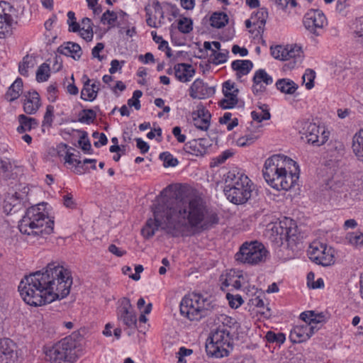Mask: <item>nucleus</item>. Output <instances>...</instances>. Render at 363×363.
I'll use <instances>...</instances> for the list:
<instances>
[{"mask_svg": "<svg viewBox=\"0 0 363 363\" xmlns=\"http://www.w3.org/2000/svg\"><path fill=\"white\" fill-rule=\"evenodd\" d=\"M154 218H149L142 235L145 238H152L159 228L172 236L182 233H195L212 227L218 223L214 213H207L203 199L196 195L187 194L174 200L157 205L153 211Z\"/></svg>", "mask_w": 363, "mask_h": 363, "instance_id": "1", "label": "nucleus"}, {"mask_svg": "<svg viewBox=\"0 0 363 363\" xmlns=\"http://www.w3.org/2000/svg\"><path fill=\"white\" fill-rule=\"evenodd\" d=\"M72 285L71 271L59 264L50 263L42 270L26 276L18 285V291L27 304L38 306L65 298Z\"/></svg>", "mask_w": 363, "mask_h": 363, "instance_id": "2", "label": "nucleus"}, {"mask_svg": "<svg viewBox=\"0 0 363 363\" xmlns=\"http://www.w3.org/2000/svg\"><path fill=\"white\" fill-rule=\"evenodd\" d=\"M262 174L271 187L278 191H287L298 180L299 168L292 159L282 155H274L265 160Z\"/></svg>", "mask_w": 363, "mask_h": 363, "instance_id": "3", "label": "nucleus"}, {"mask_svg": "<svg viewBox=\"0 0 363 363\" xmlns=\"http://www.w3.org/2000/svg\"><path fill=\"white\" fill-rule=\"evenodd\" d=\"M223 192L229 201L239 205L245 203L255 189L252 182L241 170L233 169L223 176Z\"/></svg>", "mask_w": 363, "mask_h": 363, "instance_id": "4", "label": "nucleus"}, {"mask_svg": "<svg viewBox=\"0 0 363 363\" xmlns=\"http://www.w3.org/2000/svg\"><path fill=\"white\" fill-rule=\"evenodd\" d=\"M219 325L212 331L211 341L206 345L207 354L215 358H222L228 356L233 349L232 337L230 335V325L234 320L224 314L218 318Z\"/></svg>", "mask_w": 363, "mask_h": 363, "instance_id": "5", "label": "nucleus"}, {"mask_svg": "<svg viewBox=\"0 0 363 363\" xmlns=\"http://www.w3.org/2000/svg\"><path fill=\"white\" fill-rule=\"evenodd\" d=\"M54 228V220H51L38 206L27 209L19 221L18 228L21 233L33 237H43L50 234Z\"/></svg>", "mask_w": 363, "mask_h": 363, "instance_id": "6", "label": "nucleus"}, {"mask_svg": "<svg viewBox=\"0 0 363 363\" xmlns=\"http://www.w3.org/2000/svg\"><path fill=\"white\" fill-rule=\"evenodd\" d=\"M211 301L199 294L186 295L180 303V313L190 320H199L213 308Z\"/></svg>", "mask_w": 363, "mask_h": 363, "instance_id": "7", "label": "nucleus"}, {"mask_svg": "<svg viewBox=\"0 0 363 363\" xmlns=\"http://www.w3.org/2000/svg\"><path fill=\"white\" fill-rule=\"evenodd\" d=\"M296 128L302 139H306L307 143L318 146L323 145L329 137V132L325 130V127L320 126L309 120L302 119L297 121Z\"/></svg>", "mask_w": 363, "mask_h": 363, "instance_id": "8", "label": "nucleus"}, {"mask_svg": "<svg viewBox=\"0 0 363 363\" xmlns=\"http://www.w3.org/2000/svg\"><path fill=\"white\" fill-rule=\"evenodd\" d=\"M267 255V250L264 246L257 242H245L235 254V259L243 264L256 265L264 262Z\"/></svg>", "mask_w": 363, "mask_h": 363, "instance_id": "9", "label": "nucleus"}, {"mask_svg": "<svg viewBox=\"0 0 363 363\" xmlns=\"http://www.w3.org/2000/svg\"><path fill=\"white\" fill-rule=\"evenodd\" d=\"M75 347L74 340L66 337L46 352V357L50 363H72V352Z\"/></svg>", "mask_w": 363, "mask_h": 363, "instance_id": "10", "label": "nucleus"}, {"mask_svg": "<svg viewBox=\"0 0 363 363\" xmlns=\"http://www.w3.org/2000/svg\"><path fill=\"white\" fill-rule=\"evenodd\" d=\"M271 55L277 60L289 61L291 67L300 65L304 57L302 47L296 44L271 47Z\"/></svg>", "mask_w": 363, "mask_h": 363, "instance_id": "11", "label": "nucleus"}, {"mask_svg": "<svg viewBox=\"0 0 363 363\" xmlns=\"http://www.w3.org/2000/svg\"><path fill=\"white\" fill-rule=\"evenodd\" d=\"M18 11L9 2L0 1V38L11 36L17 23Z\"/></svg>", "mask_w": 363, "mask_h": 363, "instance_id": "12", "label": "nucleus"}, {"mask_svg": "<svg viewBox=\"0 0 363 363\" xmlns=\"http://www.w3.org/2000/svg\"><path fill=\"white\" fill-rule=\"evenodd\" d=\"M307 252L309 259L318 264L326 267L335 262L334 249L319 241L311 242Z\"/></svg>", "mask_w": 363, "mask_h": 363, "instance_id": "13", "label": "nucleus"}, {"mask_svg": "<svg viewBox=\"0 0 363 363\" xmlns=\"http://www.w3.org/2000/svg\"><path fill=\"white\" fill-rule=\"evenodd\" d=\"M303 24L306 30L313 36L321 35L328 24L324 13L320 10H310L304 16Z\"/></svg>", "mask_w": 363, "mask_h": 363, "instance_id": "14", "label": "nucleus"}, {"mask_svg": "<svg viewBox=\"0 0 363 363\" xmlns=\"http://www.w3.org/2000/svg\"><path fill=\"white\" fill-rule=\"evenodd\" d=\"M120 306L117 308V318L123 325L130 328L136 327L137 317L133 310V306L128 298L123 297L119 300Z\"/></svg>", "mask_w": 363, "mask_h": 363, "instance_id": "15", "label": "nucleus"}, {"mask_svg": "<svg viewBox=\"0 0 363 363\" xmlns=\"http://www.w3.org/2000/svg\"><path fill=\"white\" fill-rule=\"evenodd\" d=\"M320 329V326H312L308 322L294 327L290 333V340L294 343H301L308 340Z\"/></svg>", "mask_w": 363, "mask_h": 363, "instance_id": "16", "label": "nucleus"}, {"mask_svg": "<svg viewBox=\"0 0 363 363\" xmlns=\"http://www.w3.org/2000/svg\"><path fill=\"white\" fill-rule=\"evenodd\" d=\"M223 93L225 98L220 101V106L224 109L235 107L238 102V89L235 83L227 81L223 84Z\"/></svg>", "mask_w": 363, "mask_h": 363, "instance_id": "17", "label": "nucleus"}, {"mask_svg": "<svg viewBox=\"0 0 363 363\" xmlns=\"http://www.w3.org/2000/svg\"><path fill=\"white\" fill-rule=\"evenodd\" d=\"M189 92L192 99H204L213 96L215 89L213 86H208L202 79H196L191 84Z\"/></svg>", "mask_w": 363, "mask_h": 363, "instance_id": "18", "label": "nucleus"}, {"mask_svg": "<svg viewBox=\"0 0 363 363\" xmlns=\"http://www.w3.org/2000/svg\"><path fill=\"white\" fill-rule=\"evenodd\" d=\"M252 82V92L259 94L265 91V86L272 84L273 79L264 69H259L255 72Z\"/></svg>", "mask_w": 363, "mask_h": 363, "instance_id": "19", "label": "nucleus"}, {"mask_svg": "<svg viewBox=\"0 0 363 363\" xmlns=\"http://www.w3.org/2000/svg\"><path fill=\"white\" fill-rule=\"evenodd\" d=\"M209 141L205 138L194 139L186 143L184 146L186 152L196 156L205 155L210 147Z\"/></svg>", "mask_w": 363, "mask_h": 363, "instance_id": "20", "label": "nucleus"}, {"mask_svg": "<svg viewBox=\"0 0 363 363\" xmlns=\"http://www.w3.org/2000/svg\"><path fill=\"white\" fill-rule=\"evenodd\" d=\"M274 230L279 235L280 240L290 239L296 235V231L293 220L287 218L284 221H281L279 225H274L272 230Z\"/></svg>", "mask_w": 363, "mask_h": 363, "instance_id": "21", "label": "nucleus"}, {"mask_svg": "<svg viewBox=\"0 0 363 363\" xmlns=\"http://www.w3.org/2000/svg\"><path fill=\"white\" fill-rule=\"evenodd\" d=\"M15 348V344L10 339H0V358H4L6 363H13L17 357Z\"/></svg>", "mask_w": 363, "mask_h": 363, "instance_id": "22", "label": "nucleus"}, {"mask_svg": "<svg viewBox=\"0 0 363 363\" xmlns=\"http://www.w3.org/2000/svg\"><path fill=\"white\" fill-rule=\"evenodd\" d=\"M84 86L81 91V99L84 101H92L98 94L100 82L91 84V79L86 75L83 76Z\"/></svg>", "mask_w": 363, "mask_h": 363, "instance_id": "23", "label": "nucleus"}, {"mask_svg": "<svg viewBox=\"0 0 363 363\" xmlns=\"http://www.w3.org/2000/svg\"><path fill=\"white\" fill-rule=\"evenodd\" d=\"M23 109L27 114H34L40 106V99L35 91H29L25 95Z\"/></svg>", "mask_w": 363, "mask_h": 363, "instance_id": "24", "label": "nucleus"}, {"mask_svg": "<svg viewBox=\"0 0 363 363\" xmlns=\"http://www.w3.org/2000/svg\"><path fill=\"white\" fill-rule=\"evenodd\" d=\"M174 72L175 77L179 81L187 82L194 77L195 70L191 65L179 63L174 66Z\"/></svg>", "mask_w": 363, "mask_h": 363, "instance_id": "25", "label": "nucleus"}, {"mask_svg": "<svg viewBox=\"0 0 363 363\" xmlns=\"http://www.w3.org/2000/svg\"><path fill=\"white\" fill-rule=\"evenodd\" d=\"M57 52L67 57H71L75 60H79L82 55L81 47L75 43L67 42L57 48Z\"/></svg>", "mask_w": 363, "mask_h": 363, "instance_id": "26", "label": "nucleus"}, {"mask_svg": "<svg viewBox=\"0 0 363 363\" xmlns=\"http://www.w3.org/2000/svg\"><path fill=\"white\" fill-rule=\"evenodd\" d=\"M211 114L205 109H199L193 113V122L195 127L201 130H206L210 125Z\"/></svg>", "mask_w": 363, "mask_h": 363, "instance_id": "27", "label": "nucleus"}, {"mask_svg": "<svg viewBox=\"0 0 363 363\" xmlns=\"http://www.w3.org/2000/svg\"><path fill=\"white\" fill-rule=\"evenodd\" d=\"M300 318L303 322H308L312 326H319L318 325L325 323L327 320L326 315L324 313H315L313 311L301 313Z\"/></svg>", "mask_w": 363, "mask_h": 363, "instance_id": "28", "label": "nucleus"}, {"mask_svg": "<svg viewBox=\"0 0 363 363\" xmlns=\"http://www.w3.org/2000/svg\"><path fill=\"white\" fill-rule=\"evenodd\" d=\"M232 69L237 72L236 75L238 78L247 75L252 69L253 64L248 60H236L231 64Z\"/></svg>", "mask_w": 363, "mask_h": 363, "instance_id": "29", "label": "nucleus"}, {"mask_svg": "<svg viewBox=\"0 0 363 363\" xmlns=\"http://www.w3.org/2000/svg\"><path fill=\"white\" fill-rule=\"evenodd\" d=\"M19 125L17 128V131L19 133H23L36 128L38 125L37 120L34 118L26 116L23 114L18 116Z\"/></svg>", "mask_w": 363, "mask_h": 363, "instance_id": "30", "label": "nucleus"}, {"mask_svg": "<svg viewBox=\"0 0 363 363\" xmlns=\"http://www.w3.org/2000/svg\"><path fill=\"white\" fill-rule=\"evenodd\" d=\"M276 87L281 93L293 94L298 89V85L289 79H280L276 82Z\"/></svg>", "mask_w": 363, "mask_h": 363, "instance_id": "31", "label": "nucleus"}, {"mask_svg": "<svg viewBox=\"0 0 363 363\" xmlns=\"http://www.w3.org/2000/svg\"><path fill=\"white\" fill-rule=\"evenodd\" d=\"M23 89V81L21 78H17L13 83L9 86L6 94V98L9 101H13L17 99Z\"/></svg>", "mask_w": 363, "mask_h": 363, "instance_id": "32", "label": "nucleus"}, {"mask_svg": "<svg viewBox=\"0 0 363 363\" xmlns=\"http://www.w3.org/2000/svg\"><path fill=\"white\" fill-rule=\"evenodd\" d=\"M16 167L13 166L11 161L8 159L1 160L0 161V179L7 180L14 178L13 169Z\"/></svg>", "mask_w": 363, "mask_h": 363, "instance_id": "33", "label": "nucleus"}, {"mask_svg": "<svg viewBox=\"0 0 363 363\" xmlns=\"http://www.w3.org/2000/svg\"><path fill=\"white\" fill-rule=\"evenodd\" d=\"M253 121L260 123L265 120H269L271 117L268 106L262 104L257 109L251 112Z\"/></svg>", "mask_w": 363, "mask_h": 363, "instance_id": "34", "label": "nucleus"}, {"mask_svg": "<svg viewBox=\"0 0 363 363\" xmlns=\"http://www.w3.org/2000/svg\"><path fill=\"white\" fill-rule=\"evenodd\" d=\"M259 136L260 131L259 130L254 132L249 131L243 136L240 137L237 140V143L240 147L247 146L255 143Z\"/></svg>", "mask_w": 363, "mask_h": 363, "instance_id": "35", "label": "nucleus"}, {"mask_svg": "<svg viewBox=\"0 0 363 363\" xmlns=\"http://www.w3.org/2000/svg\"><path fill=\"white\" fill-rule=\"evenodd\" d=\"M267 17V9L265 8H261L254 16L251 17V19L253 21L254 26H257L259 29H262L265 25Z\"/></svg>", "mask_w": 363, "mask_h": 363, "instance_id": "36", "label": "nucleus"}, {"mask_svg": "<svg viewBox=\"0 0 363 363\" xmlns=\"http://www.w3.org/2000/svg\"><path fill=\"white\" fill-rule=\"evenodd\" d=\"M228 21V16L223 12L213 13L210 18L211 26L216 28H220L225 26Z\"/></svg>", "mask_w": 363, "mask_h": 363, "instance_id": "37", "label": "nucleus"}, {"mask_svg": "<svg viewBox=\"0 0 363 363\" xmlns=\"http://www.w3.org/2000/svg\"><path fill=\"white\" fill-rule=\"evenodd\" d=\"M57 149L60 155L63 156L62 152H65L64 159L65 162L73 165L82 164V162L79 160L73 158L74 154L69 151L68 146L67 145L61 144L58 146Z\"/></svg>", "mask_w": 363, "mask_h": 363, "instance_id": "38", "label": "nucleus"}, {"mask_svg": "<svg viewBox=\"0 0 363 363\" xmlns=\"http://www.w3.org/2000/svg\"><path fill=\"white\" fill-rule=\"evenodd\" d=\"M35 66V60L33 57L26 55L23 58L18 66V71L23 76H28V69Z\"/></svg>", "mask_w": 363, "mask_h": 363, "instance_id": "39", "label": "nucleus"}, {"mask_svg": "<svg viewBox=\"0 0 363 363\" xmlns=\"http://www.w3.org/2000/svg\"><path fill=\"white\" fill-rule=\"evenodd\" d=\"M177 28L181 33L188 34L192 31L193 21L191 18L182 16L177 21Z\"/></svg>", "mask_w": 363, "mask_h": 363, "instance_id": "40", "label": "nucleus"}, {"mask_svg": "<svg viewBox=\"0 0 363 363\" xmlns=\"http://www.w3.org/2000/svg\"><path fill=\"white\" fill-rule=\"evenodd\" d=\"M346 240L352 246L358 248L363 247V233H350L346 236Z\"/></svg>", "mask_w": 363, "mask_h": 363, "instance_id": "41", "label": "nucleus"}, {"mask_svg": "<svg viewBox=\"0 0 363 363\" xmlns=\"http://www.w3.org/2000/svg\"><path fill=\"white\" fill-rule=\"evenodd\" d=\"M228 50H221L219 52L213 50V53L211 55L212 62L215 65L224 63L227 61L228 55Z\"/></svg>", "mask_w": 363, "mask_h": 363, "instance_id": "42", "label": "nucleus"}, {"mask_svg": "<svg viewBox=\"0 0 363 363\" xmlns=\"http://www.w3.org/2000/svg\"><path fill=\"white\" fill-rule=\"evenodd\" d=\"M50 77V66L46 63H43L36 72V80L38 82H43L48 79Z\"/></svg>", "mask_w": 363, "mask_h": 363, "instance_id": "43", "label": "nucleus"}, {"mask_svg": "<svg viewBox=\"0 0 363 363\" xmlns=\"http://www.w3.org/2000/svg\"><path fill=\"white\" fill-rule=\"evenodd\" d=\"M96 117V113L92 109H84L79 114V121L82 123L89 124L95 120Z\"/></svg>", "mask_w": 363, "mask_h": 363, "instance_id": "44", "label": "nucleus"}, {"mask_svg": "<svg viewBox=\"0 0 363 363\" xmlns=\"http://www.w3.org/2000/svg\"><path fill=\"white\" fill-rule=\"evenodd\" d=\"M315 78V72L311 69H307L302 76L303 83L305 84L307 89H311L314 86V79Z\"/></svg>", "mask_w": 363, "mask_h": 363, "instance_id": "45", "label": "nucleus"}, {"mask_svg": "<svg viewBox=\"0 0 363 363\" xmlns=\"http://www.w3.org/2000/svg\"><path fill=\"white\" fill-rule=\"evenodd\" d=\"M160 158L164 162V166L167 167H176L179 162L177 158L174 157L169 152H164L160 155Z\"/></svg>", "mask_w": 363, "mask_h": 363, "instance_id": "46", "label": "nucleus"}, {"mask_svg": "<svg viewBox=\"0 0 363 363\" xmlns=\"http://www.w3.org/2000/svg\"><path fill=\"white\" fill-rule=\"evenodd\" d=\"M117 18H118V16H117L116 13H115L113 11H111L109 10H107L102 15L101 21L104 24L106 23L111 26H113L117 21Z\"/></svg>", "mask_w": 363, "mask_h": 363, "instance_id": "47", "label": "nucleus"}, {"mask_svg": "<svg viewBox=\"0 0 363 363\" xmlns=\"http://www.w3.org/2000/svg\"><path fill=\"white\" fill-rule=\"evenodd\" d=\"M265 338L269 342H277L280 344L284 343L286 340L284 334L281 333H275L272 331H268L265 335Z\"/></svg>", "mask_w": 363, "mask_h": 363, "instance_id": "48", "label": "nucleus"}, {"mask_svg": "<svg viewBox=\"0 0 363 363\" xmlns=\"http://www.w3.org/2000/svg\"><path fill=\"white\" fill-rule=\"evenodd\" d=\"M142 95L143 92L140 90L134 91L132 98L128 100V106L129 107H134L136 110L140 109L141 105L139 99Z\"/></svg>", "mask_w": 363, "mask_h": 363, "instance_id": "49", "label": "nucleus"}, {"mask_svg": "<svg viewBox=\"0 0 363 363\" xmlns=\"http://www.w3.org/2000/svg\"><path fill=\"white\" fill-rule=\"evenodd\" d=\"M232 155L233 152L229 150L223 152L220 155L212 160L211 167H217L224 163Z\"/></svg>", "mask_w": 363, "mask_h": 363, "instance_id": "50", "label": "nucleus"}, {"mask_svg": "<svg viewBox=\"0 0 363 363\" xmlns=\"http://www.w3.org/2000/svg\"><path fill=\"white\" fill-rule=\"evenodd\" d=\"M79 146L84 152H89L91 150V143L88 138L87 133L83 131L79 140Z\"/></svg>", "mask_w": 363, "mask_h": 363, "instance_id": "51", "label": "nucleus"}, {"mask_svg": "<svg viewBox=\"0 0 363 363\" xmlns=\"http://www.w3.org/2000/svg\"><path fill=\"white\" fill-rule=\"evenodd\" d=\"M226 298L228 301L230 306L233 308H238L243 303V300L241 296L238 294L233 295L230 294H227Z\"/></svg>", "mask_w": 363, "mask_h": 363, "instance_id": "52", "label": "nucleus"}, {"mask_svg": "<svg viewBox=\"0 0 363 363\" xmlns=\"http://www.w3.org/2000/svg\"><path fill=\"white\" fill-rule=\"evenodd\" d=\"M54 106L52 105H48L46 107V111L44 115V118L43 121V125H48L51 126L52 121H53V117H54Z\"/></svg>", "mask_w": 363, "mask_h": 363, "instance_id": "53", "label": "nucleus"}, {"mask_svg": "<svg viewBox=\"0 0 363 363\" xmlns=\"http://www.w3.org/2000/svg\"><path fill=\"white\" fill-rule=\"evenodd\" d=\"M274 3L281 9H285L288 6L294 8L296 6V0H273Z\"/></svg>", "mask_w": 363, "mask_h": 363, "instance_id": "54", "label": "nucleus"}, {"mask_svg": "<svg viewBox=\"0 0 363 363\" xmlns=\"http://www.w3.org/2000/svg\"><path fill=\"white\" fill-rule=\"evenodd\" d=\"M145 11L146 12V21L148 26L150 27L156 28V21L155 18L152 17V11H151V6L150 4H148L145 6Z\"/></svg>", "mask_w": 363, "mask_h": 363, "instance_id": "55", "label": "nucleus"}, {"mask_svg": "<svg viewBox=\"0 0 363 363\" xmlns=\"http://www.w3.org/2000/svg\"><path fill=\"white\" fill-rule=\"evenodd\" d=\"M47 97L48 101L50 102H54L56 101L57 98V86L54 84L50 85L47 89Z\"/></svg>", "mask_w": 363, "mask_h": 363, "instance_id": "56", "label": "nucleus"}, {"mask_svg": "<svg viewBox=\"0 0 363 363\" xmlns=\"http://www.w3.org/2000/svg\"><path fill=\"white\" fill-rule=\"evenodd\" d=\"M104 48V45L102 43H98L91 50V55L94 58H97L99 61H102L104 58V56L100 55L99 52Z\"/></svg>", "mask_w": 363, "mask_h": 363, "instance_id": "57", "label": "nucleus"}, {"mask_svg": "<svg viewBox=\"0 0 363 363\" xmlns=\"http://www.w3.org/2000/svg\"><path fill=\"white\" fill-rule=\"evenodd\" d=\"M137 147L140 149L142 154H145L148 152L150 149L149 145L145 142L142 138H136Z\"/></svg>", "mask_w": 363, "mask_h": 363, "instance_id": "58", "label": "nucleus"}, {"mask_svg": "<svg viewBox=\"0 0 363 363\" xmlns=\"http://www.w3.org/2000/svg\"><path fill=\"white\" fill-rule=\"evenodd\" d=\"M81 37L86 41H91L93 39L94 33L92 29H79Z\"/></svg>", "mask_w": 363, "mask_h": 363, "instance_id": "59", "label": "nucleus"}, {"mask_svg": "<svg viewBox=\"0 0 363 363\" xmlns=\"http://www.w3.org/2000/svg\"><path fill=\"white\" fill-rule=\"evenodd\" d=\"M172 134L177 138L179 143H184L186 140V136L182 134L181 128L179 126H176L172 129Z\"/></svg>", "mask_w": 363, "mask_h": 363, "instance_id": "60", "label": "nucleus"}, {"mask_svg": "<svg viewBox=\"0 0 363 363\" xmlns=\"http://www.w3.org/2000/svg\"><path fill=\"white\" fill-rule=\"evenodd\" d=\"M139 60L144 64H148L150 62H155V58L151 52H147L145 55H140L138 57Z\"/></svg>", "mask_w": 363, "mask_h": 363, "instance_id": "61", "label": "nucleus"}, {"mask_svg": "<svg viewBox=\"0 0 363 363\" xmlns=\"http://www.w3.org/2000/svg\"><path fill=\"white\" fill-rule=\"evenodd\" d=\"M232 52L233 54H240V56L245 57L248 54V51L245 48H240L238 45H234L232 48Z\"/></svg>", "mask_w": 363, "mask_h": 363, "instance_id": "62", "label": "nucleus"}, {"mask_svg": "<svg viewBox=\"0 0 363 363\" xmlns=\"http://www.w3.org/2000/svg\"><path fill=\"white\" fill-rule=\"evenodd\" d=\"M121 62L118 60H113L111 62V67L109 69V72L111 74H114L116 72L121 69V65H120Z\"/></svg>", "mask_w": 363, "mask_h": 363, "instance_id": "63", "label": "nucleus"}, {"mask_svg": "<svg viewBox=\"0 0 363 363\" xmlns=\"http://www.w3.org/2000/svg\"><path fill=\"white\" fill-rule=\"evenodd\" d=\"M108 251L117 257H122L125 253L124 250H121L116 245L113 244L109 245Z\"/></svg>", "mask_w": 363, "mask_h": 363, "instance_id": "64", "label": "nucleus"}]
</instances>
